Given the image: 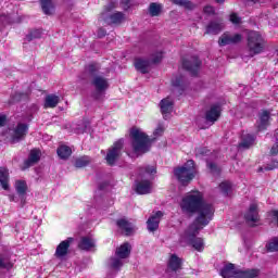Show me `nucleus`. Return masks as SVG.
Masks as SVG:
<instances>
[{
    "instance_id": "1",
    "label": "nucleus",
    "mask_w": 278,
    "mask_h": 278,
    "mask_svg": "<svg viewBox=\"0 0 278 278\" xmlns=\"http://www.w3.org/2000/svg\"><path fill=\"white\" fill-rule=\"evenodd\" d=\"M179 207L182 214H198L195 222L198 225H208L214 216V207L212 204L205 203L203 200V193L199 191H190L182 197Z\"/></svg>"
},
{
    "instance_id": "2",
    "label": "nucleus",
    "mask_w": 278,
    "mask_h": 278,
    "mask_svg": "<svg viewBox=\"0 0 278 278\" xmlns=\"http://www.w3.org/2000/svg\"><path fill=\"white\" fill-rule=\"evenodd\" d=\"M129 137L131 140L132 157H138L140 155H144L148 151L151 150V139L147 136L142 128L132 127L129 132Z\"/></svg>"
},
{
    "instance_id": "3",
    "label": "nucleus",
    "mask_w": 278,
    "mask_h": 278,
    "mask_svg": "<svg viewBox=\"0 0 278 278\" xmlns=\"http://www.w3.org/2000/svg\"><path fill=\"white\" fill-rule=\"evenodd\" d=\"M156 170L153 166H147L140 170V180L136 181L135 190L137 194H150L153 192V182L151 179L155 175Z\"/></svg>"
},
{
    "instance_id": "4",
    "label": "nucleus",
    "mask_w": 278,
    "mask_h": 278,
    "mask_svg": "<svg viewBox=\"0 0 278 278\" xmlns=\"http://www.w3.org/2000/svg\"><path fill=\"white\" fill-rule=\"evenodd\" d=\"M264 47H266V40L262 33L250 30L248 33V56L255 58V55H260V53H264Z\"/></svg>"
},
{
    "instance_id": "5",
    "label": "nucleus",
    "mask_w": 278,
    "mask_h": 278,
    "mask_svg": "<svg viewBox=\"0 0 278 278\" xmlns=\"http://www.w3.org/2000/svg\"><path fill=\"white\" fill-rule=\"evenodd\" d=\"M205 226L206 225L193 223L189 226V228L185 231L182 236V240H185V242H188L190 245L193 247V249H195V251H199L200 253L205 249V243H203V240L201 238H198L197 235Z\"/></svg>"
},
{
    "instance_id": "6",
    "label": "nucleus",
    "mask_w": 278,
    "mask_h": 278,
    "mask_svg": "<svg viewBox=\"0 0 278 278\" xmlns=\"http://www.w3.org/2000/svg\"><path fill=\"white\" fill-rule=\"evenodd\" d=\"M174 175L177 177L180 184H190L197 176V167L194 166V161H187L184 166L175 169Z\"/></svg>"
},
{
    "instance_id": "7",
    "label": "nucleus",
    "mask_w": 278,
    "mask_h": 278,
    "mask_svg": "<svg viewBox=\"0 0 278 278\" xmlns=\"http://www.w3.org/2000/svg\"><path fill=\"white\" fill-rule=\"evenodd\" d=\"M220 275L223 278H255L257 277V275H260V270L257 269L242 270V269L236 268L235 264H228L222 269Z\"/></svg>"
},
{
    "instance_id": "8",
    "label": "nucleus",
    "mask_w": 278,
    "mask_h": 278,
    "mask_svg": "<svg viewBox=\"0 0 278 278\" xmlns=\"http://www.w3.org/2000/svg\"><path fill=\"white\" fill-rule=\"evenodd\" d=\"M129 253H131V245L129 243H123L119 248H117L115 252V257L111 258L110 266L114 270H118L122 268L124 264V260H127L129 257Z\"/></svg>"
},
{
    "instance_id": "9",
    "label": "nucleus",
    "mask_w": 278,
    "mask_h": 278,
    "mask_svg": "<svg viewBox=\"0 0 278 278\" xmlns=\"http://www.w3.org/2000/svg\"><path fill=\"white\" fill-rule=\"evenodd\" d=\"M91 85L96 90L93 93L94 99H101L105 94V90L110 88V83L105 77L100 75L93 77Z\"/></svg>"
},
{
    "instance_id": "10",
    "label": "nucleus",
    "mask_w": 278,
    "mask_h": 278,
    "mask_svg": "<svg viewBox=\"0 0 278 278\" xmlns=\"http://www.w3.org/2000/svg\"><path fill=\"white\" fill-rule=\"evenodd\" d=\"M123 150V139L116 141L110 149L106 154V162L110 166L114 165L116 160L121 157V151Z\"/></svg>"
},
{
    "instance_id": "11",
    "label": "nucleus",
    "mask_w": 278,
    "mask_h": 278,
    "mask_svg": "<svg viewBox=\"0 0 278 278\" xmlns=\"http://www.w3.org/2000/svg\"><path fill=\"white\" fill-rule=\"evenodd\" d=\"M238 42H242V35L240 34H235L231 35L229 33H224L219 37V47H227V45H238Z\"/></svg>"
},
{
    "instance_id": "12",
    "label": "nucleus",
    "mask_w": 278,
    "mask_h": 278,
    "mask_svg": "<svg viewBox=\"0 0 278 278\" xmlns=\"http://www.w3.org/2000/svg\"><path fill=\"white\" fill-rule=\"evenodd\" d=\"M29 129V126L27 124L20 123L17 126L11 130V140L12 142H18L20 140H23L25 136H27V131Z\"/></svg>"
},
{
    "instance_id": "13",
    "label": "nucleus",
    "mask_w": 278,
    "mask_h": 278,
    "mask_svg": "<svg viewBox=\"0 0 278 278\" xmlns=\"http://www.w3.org/2000/svg\"><path fill=\"white\" fill-rule=\"evenodd\" d=\"M199 66H201V61H199V58L192 56L191 59H186L182 62V67L186 71H189L192 75H197V72L199 71Z\"/></svg>"
},
{
    "instance_id": "14",
    "label": "nucleus",
    "mask_w": 278,
    "mask_h": 278,
    "mask_svg": "<svg viewBox=\"0 0 278 278\" xmlns=\"http://www.w3.org/2000/svg\"><path fill=\"white\" fill-rule=\"evenodd\" d=\"M162 216H164V213H162V211H157L150 216L147 222L148 231H157L160 227V220H162Z\"/></svg>"
},
{
    "instance_id": "15",
    "label": "nucleus",
    "mask_w": 278,
    "mask_h": 278,
    "mask_svg": "<svg viewBox=\"0 0 278 278\" xmlns=\"http://www.w3.org/2000/svg\"><path fill=\"white\" fill-rule=\"evenodd\" d=\"M116 225L122 233H125V236H131L136 231V226L134 224L129 223V220L125 218H121L116 222Z\"/></svg>"
},
{
    "instance_id": "16",
    "label": "nucleus",
    "mask_w": 278,
    "mask_h": 278,
    "mask_svg": "<svg viewBox=\"0 0 278 278\" xmlns=\"http://www.w3.org/2000/svg\"><path fill=\"white\" fill-rule=\"evenodd\" d=\"M174 105H175V101H173V98L170 97H167L161 100L160 108L164 118H168V114L173 112Z\"/></svg>"
},
{
    "instance_id": "17",
    "label": "nucleus",
    "mask_w": 278,
    "mask_h": 278,
    "mask_svg": "<svg viewBox=\"0 0 278 278\" xmlns=\"http://www.w3.org/2000/svg\"><path fill=\"white\" fill-rule=\"evenodd\" d=\"M245 220L249 225H255L260 220V214L257 212V204L252 203L245 213Z\"/></svg>"
},
{
    "instance_id": "18",
    "label": "nucleus",
    "mask_w": 278,
    "mask_h": 278,
    "mask_svg": "<svg viewBox=\"0 0 278 278\" xmlns=\"http://www.w3.org/2000/svg\"><path fill=\"white\" fill-rule=\"evenodd\" d=\"M42 156V153L38 149H34L30 151L28 160L24 162L23 168H29L34 166L35 164H38L40 162V157Z\"/></svg>"
},
{
    "instance_id": "19",
    "label": "nucleus",
    "mask_w": 278,
    "mask_h": 278,
    "mask_svg": "<svg viewBox=\"0 0 278 278\" xmlns=\"http://www.w3.org/2000/svg\"><path fill=\"white\" fill-rule=\"evenodd\" d=\"M71 242H73L72 238H68L67 240L62 241L55 250V257H59V260H62V257H65V255L68 254V249L71 247Z\"/></svg>"
},
{
    "instance_id": "20",
    "label": "nucleus",
    "mask_w": 278,
    "mask_h": 278,
    "mask_svg": "<svg viewBox=\"0 0 278 278\" xmlns=\"http://www.w3.org/2000/svg\"><path fill=\"white\" fill-rule=\"evenodd\" d=\"M220 116V106L213 105L211 109L206 112V121L208 123H216Z\"/></svg>"
},
{
    "instance_id": "21",
    "label": "nucleus",
    "mask_w": 278,
    "mask_h": 278,
    "mask_svg": "<svg viewBox=\"0 0 278 278\" xmlns=\"http://www.w3.org/2000/svg\"><path fill=\"white\" fill-rule=\"evenodd\" d=\"M168 270H173L177 273V270H181V258L176 254H172L168 260Z\"/></svg>"
},
{
    "instance_id": "22",
    "label": "nucleus",
    "mask_w": 278,
    "mask_h": 278,
    "mask_svg": "<svg viewBox=\"0 0 278 278\" xmlns=\"http://www.w3.org/2000/svg\"><path fill=\"white\" fill-rule=\"evenodd\" d=\"M270 121V113L268 111H263L260 114V118L257 122V128L260 131L266 129L268 127V122Z\"/></svg>"
},
{
    "instance_id": "23",
    "label": "nucleus",
    "mask_w": 278,
    "mask_h": 278,
    "mask_svg": "<svg viewBox=\"0 0 278 278\" xmlns=\"http://www.w3.org/2000/svg\"><path fill=\"white\" fill-rule=\"evenodd\" d=\"M10 172L5 167L0 168V184L3 188V190H9L10 189Z\"/></svg>"
},
{
    "instance_id": "24",
    "label": "nucleus",
    "mask_w": 278,
    "mask_h": 278,
    "mask_svg": "<svg viewBox=\"0 0 278 278\" xmlns=\"http://www.w3.org/2000/svg\"><path fill=\"white\" fill-rule=\"evenodd\" d=\"M223 27H225L223 25V22H211L207 26H206V34H220V31H223Z\"/></svg>"
},
{
    "instance_id": "25",
    "label": "nucleus",
    "mask_w": 278,
    "mask_h": 278,
    "mask_svg": "<svg viewBox=\"0 0 278 278\" xmlns=\"http://www.w3.org/2000/svg\"><path fill=\"white\" fill-rule=\"evenodd\" d=\"M151 66V62L144 59H136L135 60V67L140 73H149V67Z\"/></svg>"
},
{
    "instance_id": "26",
    "label": "nucleus",
    "mask_w": 278,
    "mask_h": 278,
    "mask_svg": "<svg viewBox=\"0 0 278 278\" xmlns=\"http://www.w3.org/2000/svg\"><path fill=\"white\" fill-rule=\"evenodd\" d=\"M58 103H60V97L55 94H49L45 99L43 108L47 109H53L58 106Z\"/></svg>"
},
{
    "instance_id": "27",
    "label": "nucleus",
    "mask_w": 278,
    "mask_h": 278,
    "mask_svg": "<svg viewBox=\"0 0 278 278\" xmlns=\"http://www.w3.org/2000/svg\"><path fill=\"white\" fill-rule=\"evenodd\" d=\"M94 247H96L94 239H92L90 237H84L80 240L79 249H81L83 251H92V249H94Z\"/></svg>"
},
{
    "instance_id": "28",
    "label": "nucleus",
    "mask_w": 278,
    "mask_h": 278,
    "mask_svg": "<svg viewBox=\"0 0 278 278\" xmlns=\"http://www.w3.org/2000/svg\"><path fill=\"white\" fill-rule=\"evenodd\" d=\"M255 144V137L253 135H243L242 140L239 144L240 149H249Z\"/></svg>"
},
{
    "instance_id": "29",
    "label": "nucleus",
    "mask_w": 278,
    "mask_h": 278,
    "mask_svg": "<svg viewBox=\"0 0 278 278\" xmlns=\"http://www.w3.org/2000/svg\"><path fill=\"white\" fill-rule=\"evenodd\" d=\"M56 153L61 160H67V157H71L73 150H71L67 146H60Z\"/></svg>"
},
{
    "instance_id": "30",
    "label": "nucleus",
    "mask_w": 278,
    "mask_h": 278,
    "mask_svg": "<svg viewBox=\"0 0 278 278\" xmlns=\"http://www.w3.org/2000/svg\"><path fill=\"white\" fill-rule=\"evenodd\" d=\"M15 190L20 197H25L27 194V182L25 180H16Z\"/></svg>"
},
{
    "instance_id": "31",
    "label": "nucleus",
    "mask_w": 278,
    "mask_h": 278,
    "mask_svg": "<svg viewBox=\"0 0 278 278\" xmlns=\"http://www.w3.org/2000/svg\"><path fill=\"white\" fill-rule=\"evenodd\" d=\"M41 8L42 12L48 16H51V14H53L54 7L51 0H41Z\"/></svg>"
},
{
    "instance_id": "32",
    "label": "nucleus",
    "mask_w": 278,
    "mask_h": 278,
    "mask_svg": "<svg viewBox=\"0 0 278 278\" xmlns=\"http://www.w3.org/2000/svg\"><path fill=\"white\" fill-rule=\"evenodd\" d=\"M160 12H162V4L152 2L149 7V13L152 16H159Z\"/></svg>"
},
{
    "instance_id": "33",
    "label": "nucleus",
    "mask_w": 278,
    "mask_h": 278,
    "mask_svg": "<svg viewBox=\"0 0 278 278\" xmlns=\"http://www.w3.org/2000/svg\"><path fill=\"white\" fill-rule=\"evenodd\" d=\"M90 163V159L88 156H80L76 159L75 166L76 168H84V166H88Z\"/></svg>"
},
{
    "instance_id": "34",
    "label": "nucleus",
    "mask_w": 278,
    "mask_h": 278,
    "mask_svg": "<svg viewBox=\"0 0 278 278\" xmlns=\"http://www.w3.org/2000/svg\"><path fill=\"white\" fill-rule=\"evenodd\" d=\"M173 3L176 5H182V8H186L187 10H193L194 4L188 0H172Z\"/></svg>"
},
{
    "instance_id": "35",
    "label": "nucleus",
    "mask_w": 278,
    "mask_h": 278,
    "mask_svg": "<svg viewBox=\"0 0 278 278\" xmlns=\"http://www.w3.org/2000/svg\"><path fill=\"white\" fill-rule=\"evenodd\" d=\"M267 251H270L271 253L275 251H278V237L273 238L267 244H266Z\"/></svg>"
},
{
    "instance_id": "36",
    "label": "nucleus",
    "mask_w": 278,
    "mask_h": 278,
    "mask_svg": "<svg viewBox=\"0 0 278 278\" xmlns=\"http://www.w3.org/2000/svg\"><path fill=\"white\" fill-rule=\"evenodd\" d=\"M42 36V30L40 29H35L31 30L27 36H26V40H28V42H30V40H36V38H40Z\"/></svg>"
},
{
    "instance_id": "37",
    "label": "nucleus",
    "mask_w": 278,
    "mask_h": 278,
    "mask_svg": "<svg viewBox=\"0 0 278 278\" xmlns=\"http://www.w3.org/2000/svg\"><path fill=\"white\" fill-rule=\"evenodd\" d=\"M172 84L175 88H184L186 86V78H184V76L176 77L173 79Z\"/></svg>"
},
{
    "instance_id": "38",
    "label": "nucleus",
    "mask_w": 278,
    "mask_h": 278,
    "mask_svg": "<svg viewBox=\"0 0 278 278\" xmlns=\"http://www.w3.org/2000/svg\"><path fill=\"white\" fill-rule=\"evenodd\" d=\"M123 18H124L123 13L121 12L113 13L112 15H110V23L117 24V23H121Z\"/></svg>"
},
{
    "instance_id": "39",
    "label": "nucleus",
    "mask_w": 278,
    "mask_h": 278,
    "mask_svg": "<svg viewBox=\"0 0 278 278\" xmlns=\"http://www.w3.org/2000/svg\"><path fill=\"white\" fill-rule=\"evenodd\" d=\"M164 129H166L164 127V124H159L157 127L153 131L154 138H160V136H162L164 134Z\"/></svg>"
},
{
    "instance_id": "40",
    "label": "nucleus",
    "mask_w": 278,
    "mask_h": 278,
    "mask_svg": "<svg viewBox=\"0 0 278 278\" xmlns=\"http://www.w3.org/2000/svg\"><path fill=\"white\" fill-rule=\"evenodd\" d=\"M219 188L224 194H227L229 190H231V182L229 181H224L219 185Z\"/></svg>"
},
{
    "instance_id": "41",
    "label": "nucleus",
    "mask_w": 278,
    "mask_h": 278,
    "mask_svg": "<svg viewBox=\"0 0 278 278\" xmlns=\"http://www.w3.org/2000/svg\"><path fill=\"white\" fill-rule=\"evenodd\" d=\"M230 23H233V25H240V23H242V18H240L238 14L232 13L230 14Z\"/></svg>"
},
{
    "instance_id": "42",
    "label": "nucleus",
    "mask_w": 278,
    "mask_h": 278,
    "mask_svg": "<svg viewBox=\"0 0 278 278\" xmlns=\"http://www.w3.org/2000/svg\"><path fill=\"white\" fill-rule=\"evenodd\" d=\"M270 153H271V155L278 154V129L276 131V143L273 146Z\"/></svg>"
},
{
    "instance_id": "43",
    "label": "nucleus",
    "mask_w": 278,
    "mask_h": 278,
    "mask_svg": "<svg viewBox=\"0 0 278 278\" xmlns=\"http://www.w3.org/2000/svg\"><path fill=\"white\" fill-rule=\"evenodd\" d=\"M275 168H278V162L273 161L270 165H267L264 167V170H275Z\"/></svg>"
},
{
    "instance_id": "44",
    "label": "nucleus",
    "mask_w": 278,
    "mask_h": 278,
    "mask_svg": "<svg viewBox=\"0 0 278 278\" xmlns=\"http://www.w3.org/2000/svg\"><path fill=\"white\" fill-rule=\"evenodd\" d=\"M87 71H88V73H91V74L96 73V71H99V65L90 64V65H88Z\"/></svg>"
},
{
    "instance_id": "45",
    "label": "nucleus",
    "mask_w": 278,
    "mask_h": 278,
    "mask_svg": "<svg viewBox=\"0 0 278 278\" xmlns=\"http://www.w3.org/2000/svg\"><path fill=\"white\" fill-rule=\"evenodd\" d=\"M0 268H12V264L5 263L3 260L0 258Z\"/></svg>"
},
{
    "instance_id": "46",
    "label": "nucleus",
    "mask_w": 278,
    "mask_h": 278,
    "mask_svg": "<svg viewBox=\"0 0 278 278\" xmlns=\"http://www.w3.org/2000/svg\"><path fill=\"white\" fill-rule=\"evenodd\" d=\"M5 123H8V117L5 115H0V127H4Z\"/></svg>"
},
{
    "instance_id": "47",
    "label": "nucleus",
    "mask_w": 278,
    "mask_h": 278,
    "mask_svg": "<svg viewBox=\"0 0 278 278\" xmlns=\"http://www.w3.org/2000/svg\"><path fill=\"white\" fill-rule=\"evenodd\" d=\"M207 167L212 170V173H216V170H218V167L214 163H208Z\"/></svg>"
},
{
    "instance_id": "48",
    "label": "nucleus",
    "mask_w": 278,
    "mask_h": 278,
    "mask_svg": "<svg viewBox=\"0 0 278 278\" xmlns=\"http://www.w3.org/2000/svg\"><path fill=\"white\" fill-rule=\"evenodd\" d=\"M204 12H205V14H214V8L213 7H205Z\"/></svg>"
},
{
    "instance_id": "49",
    "label": "nucleus",
    "mask_w": 278,
    "mask_h": 278,
    "mask_svg": "<svg viewBox=\"0 0 278 278\" xmlns=\"http://www.w3.org/2000/svg\"><path fill=\"white\" fill-rule=\"evenodd\" d=\"M163 55L162 52L156 53V58L153 59V63L156 64V62H160L162 60Z\"/></svg>"
},
{
    "instance_id": "50",
    "label": "nucleus",
    "mask_w": 278,
    "mask_h": 278,
    "mask_svg": "<svg viewBox=\"0 0 278 278\" xmlns=\"http://www.w3.org/2000/svg\"><path fill=\"white\" fill-rule=\"evenodd\" d=\"M99 36H105V31L103 29H100Z\"/></svg>"
},
{
    "instance_id": "51",
    "label": "nucleus",
    "mask_w": 278,
    "mask_h": 278,
    "mask_svg": "<svg viewBox=\"0 0 278 278\" xmlns=\"http://www.w3.org/2000/svg\"><path fill=\"white\" fill-rule=\"evenodd\" d=\"M217 3H223L225 0H216Z\"/></svg>"
},
{
    "instance_id": "52",
    "label": "nucleus",
    "mask_w": 278,
    "mask_h": 278,
    "mask_svg": "<svg viewBox=\"0 0 278 278\" xmlns=\"http://www.w3.org/2000/svg\"><path fill=\"white\" fill-rule=\"evenodd\" d=\"M10 201H14V197L13 195H10Z\"/></svg>"
},
{
    "instance_id": "53",
    "label": "nucleus",
    "mask_w": 278,
    "mask_h": 278,
    "mask_svg": "<svg viewBox=\"0 0 278 278\" xmlns=\"http://www.w3.org/2000/svg\"><path fill=\"white\" fill-rule=\"evenodd\" d=\"M252 1L257 2V1H260V0H252Z\"/></svg>"
},
{
    "instance_id": "54",
    "label": "nucleus",
    "mask_w": 278,
    "mask_h": 278,
    "mask_svg": "<svg viewBox=\"0 0 278 278\" xmlns=\"http://www.w3.org/2000/svg\"><path fill=\"white\" fill-rule=\"evenodd\" d=\"M260 170H264V168L261 167Z\"/></svg>"
}]
</instances>
